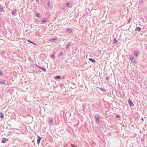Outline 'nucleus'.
Returning <instances> with one entry per match:
<instances>
[{
    "label": "nucleus",
    "instance_id": "obj_1",
    "mask_svg": "<svg viewBox=\"0 0 147 147\" xmlns=\"http://www.w3.org/2000/svg\"><path fill=\"white\" fill-rule=\"evenodd\" d=\"M130 59L131 60V61L133 63H134L135 62V60L133 56L130 55L129 56Z\"/></svg>",
    "mask_w": 147,
    "mask_h": 147
},
{
    "label": "nucleus",
    "instance_id": "obj_2",
    "mask_svg": "<svg viewBox=\"0 0 147 147\" xmlns=\"http://www.w3.org/2000/svg\"><path fill=\"white\" fill-rule=\"evenodd\" d=\"M128 103L130 107H133L134 105L133 103L129 99L128 100Z\"/></svg>",
    "mask_w": 147,
    "mask_h": 147
},
{
    "label": "nucleus",
    "instance_id": "obj_3",
    "mask_svg": "<svg viewBox=\"0 0 147 147\" xmlns=\"http://www.w3.org/2000/svg\"><path fill=\"white\" fill-rule=\"evenodd\" d=\"M0 84L5 85L6 83L5 81L3 79H1L0 80Z\"/></svg>",
    "mask_w": 147,
    "mask_h": 147
},
{
    "label": "nucleus",
    "instance_id": "obj_4",
    "mask_svg": "<svg viewBox=\"0 0 147 147\" xmlns=\"http://www.w3.org/2000/svg\"><path fill=\"white\" fill-rule=\"evenodd\" d=\"M134 53L135 56L137 57L138 56V51L136 49H135L134 51Z\"/></svg>",
    "mask_w": 147,
    "mask_h": 147
},
{
    "label": "nucleus",
    "instance_id": "obj_5",
    "mask_svg": "<svg viewBox=\"0 0 147 147\" xmlns=\"http://www.w3.org/2000/svg\"><path fill=\"white\" fill-rule=\"evenodd\" d=\"M16 13V9H13L11 12V14L12 15H15Z\"/></svg>",
    "mask_w": 147,
    "mask_h": 147
},
{
    "label": "nucleus",
    "instance_id": "obj_6",
    "mask_svg": "<svg viewBox=\"0 0 147 147\" xmlns=\"http://www.w3.org/2000/svg\"><path fill=\"white\" fill-rule=\"evenodd\" d=\"M40 139H41V138L40 137L38 136L37 141V143L38 144L40 143Z\"/></svg>",
    "mask_w": 147,
    "mask_h": 147
},
{
    "label": "nucleus",
    "instance_id": "obj_7",
    "mask_svg": "<svg viewBox=\"0 0 147 147\" xmlns=\"http://www.w3.org/2000/svg\"><path fill=\"white\" fill-rule=\"evenodd\" d=\"M89 61H91L92 63H94L95 62V60L94 59L92 58H89Z\"/></svg>",
    "mask_w": 147,
    "mask_h": 147
},
{
    "label": "nucleus",
    "instance_id": "obj_8",
    "mask_svg": "<svg viewBox=\"0 0 147 147\" xmlns=\"http://www.w3.org/2000/svg\"><path fill=\"white\" fill-rule=\"evenodd\" d=\"M35 35L36 36H40V33L38 31H36L35 32Z\"/></svg>",
    "mask_w": 147,
    "mask_h": 147
},
{
    "label": "nucleus",
    "instance_id": "obj_9",
    "mask_svg": "<svg viewBox=\"0 0 147 147\" xmlns=\"http://www.w3.org/2000/svg\"><path fill=\"white\" fill-rule=\"evenodd\" d=\"M47 5H48V7H49L50 8L51 7V6H50V0H48V1H47Z\"/></svg>",
    "mask_w": 147,
    "mask_h": 147
},
{
    "label": "nucleus",
    "instance_id": "obj_10",
    "mask_svg": "<svg viewBox=\"0 0 147 147\" xmlns=\"http://www.w3.org/2000/svg\"><path fill=\"white\" fill-rule=\"evenodd\" d=\"M135 30L136 31L138 30V31L139 32L140 31L141 28L139 27H137L136 28Z\"/></svg>",
    "mask_w": 147,
    "mask_h": 147
},
{
    "label": "nucleus",
    "instance_id": "obj_11",
    "mask_svg": "<svg viewBox=\"0 0 147 147\" xmlns=\"http://www.w3.org/2000/svg\"><path fill=\"white\" fill-rule=\"evenodd\" d=\"M100 89L102 91H104V92H105L106 91V90L105 89V88H104L101 87L100 88Z\"/></svg>",
    "mask_w": 147,
    "mask_h": 147
},
{
    "label": "nucleus",
    "instance_id": "obj_12",
    "mask_svg": "<svg viewBox=\"0 0 147 147\" xmlns=\"http://www.w3.org/2000/svg\"><path fill=\"white\" fill-rule=\"evenodd\" d=\"M95 118L96 119V122H98L99 121V118L98 117H97L96 116L95 117Z\"/></svg>",
    "mask_w": 147,
    "mask_h": 147
},
{
    "label": "nucleus",
    "instance_id": "obj_13",
    "mask_svg": "<svg viewBox=\"0 0 147 147\" xmlns=\"http://www.w3.org/2000/svg\"><path fill=\"white\" fill-rule=\"evenodd\" d=\"M70 44L69 43H67L66 45V48L68 49L69 48V47L70 46Z\"/></svg>",
    "mask_w": 147,
    "mask_h": 147
},
{
    "label": "nucleus",
    "instance_id": "obj_14",
    "mask_svg": "<svg viewBox=\"0 0 147 147\" xmlns=\"http://www.w3.org/2000/svg\"><path fill=\"white\" fill-rule=\"evenodd\" d=\"M67 31L68 33H70L72 31L70 29H68L67 30Z\"/></svg>",
    "mask_w": 147,
    "mask_h": 147
},
{
    "label": "nucleus",
    "instance_id": "obj_15",
    "mask_svg": "<svg viewBox=\"0 0 147 147\" xmlns=\"http://www.w3.org/2000/svg\"><path fill=\"white\" fill-rule=\"evenodd\" d=\"M40 69H42L43 71H44L45 72L46 71V69L45 68L41 67Z\"/></svg>",
    "mask_w": 147,
    "mask_h": 147
},
{
    "label": "nucleus",
    "instance_id": "obj_16",
    "mask_svg": "<svg viewBox=\"0 0 147 147\" xmlns=\"http://www.w3.org/2000/svg\"><path fill=\"white\" fill-rule=\"evenodd\" d=\"M3 7L1 6H0V12L2 11H3Z\"/></svg>",
    "mask_w": 147,
    "mask_h": 147
},
{
    "label": "nucleus",
    "instance_id": "obj_17",
    "mask_svg": "<svg viewBox=\"0 0 147 147\" xmlns=\"http://www.w3.org/2000/svg\"><path fill=\"white\" fill-rule=\"evenodd\" d=\"M117 41L116 40L115 38L114 39V40L113 41V42L114 43H117Z\"/></svg>",
    "mask_w": 147,
    "mask_h": 147
},
{
    "label": "nucleus",
    "instance_id": "obj_18",
    "mask_svg": "<svg viewBox=\"0 0 147 147\" xmlns=\"http://www.w3.org/2000/svg\"><path fill=\"white\" fill-rule=\"evenodd\" d=\"M35 66L36 67H37L39 69H41V67H42L36 64Z\"/></svg>",
    "mask_w": 147,
    "mask_h": 147
},
{
    "label": "nucleus",
    "instance_id": "obj_19",
    "mask_svg": "<svg viewBox=\"0 0 147 147\" xmlns=\"http://www.w3.org/2000/svg\"><path fill=\"white\" fill-rule=\"evenodd\" d=\"M55 40H56V39L55 38H52L50 39V41H53Z\"/></svg>",
    "mask_w": 147,
    "mask_h": 147
},
{
    "label": "nucleus",
    "instance_id": "obj_20",
    "mask_svg": "<svg viewBox=\"0 0 147 147\" xmlns=\"http://www.w3.org/2000/svg\"><path fill=\"white\" fill-rule=\"evenodd\" d=\"M55 78L56 79H60V77L59 76H56Z\"/></svg>",
    "mask_w": 147,
    "mask_h": 147
},
{
    "label": "nucleus",
    "instance_id": "obj_21",
    "mask_svg": "<svg viewBox=\"0 0 147 147\" xmlns=\"http://www.w3.org/2000/svg\"><path fill=\"white\" fill-rule=\"evenodd\" d=\"M40 14L39 13H37L36 14V16L37 17H39L40 16Z\"/></svg>",
    "mask_w": 147,
    "mask_h": 147
},
{
    "label": "nucleus",
    "instance_id": "obj_22",
    "mask_svg": "<svg viewBox=\"0 0 147 147\" xmlns=\"http://www.w3.org/2000/svg\"><path fill=\"white\" fill-rule=\"evenodd\" d=\"M5 140H4L3 139L1 141L2 143H4L5 142Z\"/></svg>",
    "mask_w": 147,
    "mask_h": 147
},
{
    "label": "nucleus",
    "instance_id": "obj_23",
    "mask_svg": "<svg viewBox=\"0 0 147 147\" xmlns=\"http://www.w3.org/2000/svg\"><path fill=\"white\" fill-rule=\"evenodd\" d=\"M63 54V52H60V53H59V56H61Z\"/></svg>",
    "mask_w": 147,
    "mask_h": 147
},
{
    "label": "nucleus",
    "instance_id": "obj_24",
    "mask_svg": "<svg viewBox=\"0 0 147 147\" xmlns=\"http://www.w3.org/2000/svg\"><path fill=\"white\" fill-rule=\"evenodd\" d=\"M41 21L42 22H46L47 21L45 19H43Z\"/></svg>",
    "mask_w": 147,
    "mask_h": 147
},
{
    "label": "nucleus",
    "instance_id": "obj_25",
    "mask_svg": "<svg viewBox=\"0 0 147 147\" xmlns=\"http://www.w3.org/2000/svg\"><path fill=\"white\" fill-rule=\"evenodd\" d=\"M4 117V115H2L1 114V118H3Z\"/></svg>",
    "mask_w": 147,
    "mask_h": 147
},
{
    "label": "nucleus",
    "instance_id": "obj_26",
    "mask_svg": "<svg viewBox=\"0 0 147 147\" xmlns=\"http://www.w3.org/2000/svg\"><path fill=\"white\" fill-rule=\"evenodd\" d=\"M116 117L117 118H119V117H120V116H119V115H116Z\"/></svg>",
    "mask_w": 147,
    "mask_h": 147
},
{
    "label": "nucleus",
    "instance_id": "obj_27",
    "mask_svg": "<svg viewBox=\"0 0 147 147\" xmlns=\"http://www.w3.org/2000/svg\"><path fill=\"white\" fill-rule=\"evenodd\" d=\"M49 122L50 123H51L53 122V120L52 119H50V120H49Z\"/></svg>",
    "mask_w": 147,
    "mask_h": 147
},
{
    "label": "nucleus",
    "instance_id": "obj_28",
    "mask_svg": "<svg viewBox=\"0 0 147 147\" xmlns=\"http://www.w3.org/2000/svg\"><path fill=\"white\" fill-rule=\"evenodd\" d=\"M131 22V19L130 18L128 20V22L129 23H130Z\"/></svg>",
    "mask_w": 147,
    "mask_h": 147
},
{
    "label": "nucleus",
    "instance_id": "obj_29",
    "mask_svg": "<svg viewBox=\"0 0 147 147\" xmlns=\"http://www.w3.org/2000/svg\"><path fill=\"white\" fill-rule=\"evenodd\" d=\"M30 43H32V44H33L35 45H36V44L35 43H34V42H33L32 41Z\"/></svg>",
    "mask_w": 147,
    "mask_h": 147
},
{
    "label": "nucleus",
    "instance_id": "obj_30",
    "mask_svg": "<svg viewBox=\"0 0 147 147\" xmlns=\"http://www.w3.org/2000/svg\"><path fill=\"white\" fill-rule=\"evenodd\" d=\"M30 43H32V44H33L35 45H36V44L35 43H34V42H33L32 41Z\"/></svg>",
    "mask_w": 147,
    "mask_h": 147
},
{
    "label": "nucleus",
    "instance_id": "obj_31",
    "mask_svg": "<svg viewBox=\"0 0 147 147\" xmlns=\"http://www.w3.org/2000/svg\"><path fill=\"white\" fill-rule=\"evenodd\" d=\"M30 43H32V44H33L35 45H36V44L35 43H34V42H33L32 41Z\"/></svg>",
    "mask_w": 147,
    "mask_h": 147
},
{
    "label": "nucleus",
    "instance_id": "obj_32",
    "mask_svg": "<svg viewBox=\"0 0 147 147\" xmlns=\"http://www.w3.org/2000/svg\"><path fill=\"white\" fill-rule=\"evenodd\" d=\"M54 57V55L53 54H52L51 55V57L52 58H53Z\"/></svg>",
    "mask_w": 147,
    "mask_h": 147
},
{
    "label": "nucleus",
    "instance_id": "obj_33",
    "mask_svg": "<svg viewBox=\"0 0 147 147\" xmlns=\"http://www.w3.org/2000/svg\"><path fill=\"white\" fill-rule=\"evenodd\" d=\"M106 79L107 80H108L109 79V78L108 77H107Z\"/></svg>",
    "mask_w": 147,
    "mask_h": 147
},
{
    "label": "nucleus",
    "instance_id": "obj_34",
    "mask_svg": "<svg viewBox=\"0 0 147 147\" xmlns=\"http://www.w3.org/2000/svg\"><path fill=\"white\" fill-rule=\"evenodd\" d=\"M0 74L1 75H2V71L1 70H0Z\"/></svg>",
    "mask_w": 147,
    "mask_h": 147
},
{
    "label": "nucleus",
    "instance_id": "obj_35",
    "mask_svg": "<svg viewBox=\"0 0 147 147\" xmlns=\"http://www.w3.org/2000/svg\"><path fill=\"white\" fill-rule=\"evenodd\" d=\"M66 5L67 6H69V3H67L66 4Z\"/></svg>",
    "mask_w": 147,
    "mask_h": 147
},
{
    "label": "nucleus",
    "instance_id": "obj_36",
    "mask_svg": "<svg viewBox=\"0 0 147 147\" xmlns=\"http://www.w3.org/2000/svg\"><path fill=\"white\" fill-rule=\"evenodd\" d=\"M27 41H28V42H29L30 43V42H31V41H30V40H27Z\"/></svg>",
    "mask_w": 147,
    "mask_h": 147
},
{
    "label": "nucleus",
    "instance_id": "obj_37",
    "mask_svg": "<svg viewBox=\"0 0 147 147\" xmlns=\"http://www.w3.org/2000/svg\"><path fill=\"white\" fill-rule=\"evenodd\" d=\"M143 120H144V119H143V117H142V118H141V121H143Z\"/></svg>",
    "mask_w": 147,
    "mask_h": 147
},
{
    "label": "nucleus",
    "instance_id": "obj_38",
    "mask_svg": "<svg viewBox=\"0 0 147 147\" xmlns=\"http://www.w3.org/2000/svg\"><path fill=\"white\" fill-rule=\"evenodd\" d=\"M143 3V1H141V3Z\"/></svg>",
    "mask_w": 147,
    "mask_h": 147
},
{
    "label": "nucleus",
    "instance_id": "obj_39",
    "mask_svg": "<svg viewBox=\"0 0 147 147\" xmlns=\"http://www.w3.org/2000/svg\"><path fill=\"white\" fill-rule=\"evenodd\" d=\"M38 2L39 1V0H36Z\"/></svg>",
    "mask_w": 147,
    "mask_h": 147
},
{
    "label": "nucleus",
    "instance_id": "obj_40",
    "mask_svg": "<svg viewBox=\"0 0 147 147\" xmlns=\"http://www.w3.org/2000/svg\"><path fill=\"white\" fill-rule=\"evenodd\" d=\"M73 147H76L75 146H74V145L73 146Z\"/></svg>",
    "mask_w": 147,
    "mask_h": 147
},
{
    "label": "nucleus",
    "instance_id": "obj_41",
    "mask_svg": "<svg viewBox=\"0 0 147 147\" xmlns=\"http://www.w3.org/2000/svg\"><path fill=\"white\" fill-rule=\"evenodd\" d=\"M146 88L147 89V87H146Z\"/></svg>",
    "mask_w": 147,
    "mask_h": 147
}]
</instances>
